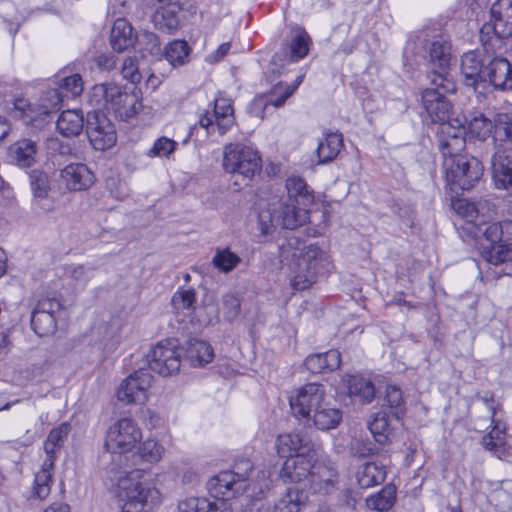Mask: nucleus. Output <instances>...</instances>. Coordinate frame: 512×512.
<instances>
[{"label": "nucleus", "instance_id": "4d7b16f0", "mask_svg": "<svg viewBox=\"0 0 512 512\" xmlns=\"http://www.w3.org/2000/svg\"><path fill=\"white\" fill-rule=\"evenodd\" d=\"M172 305L176 310H194V304L196 302V293L192 288L189 289H178L172 296Z\"/></svg>", "mask_w": 512, "mask_h": 512}, {"label": "nucleus", "instance_id": "58836bf2", "mask_svg": "<svg viewBox=\"0 0 512 512\" xmlns=\"http://www.w3.org/2000/svg\"><path fill=\"white\" fill-rule=\"evenodd\" d=\"M83 125L84 118L78 110L63 111L56 123L59 133L66 137L79 135L83 129Z\"/></svg>", "mask_w": 512, "mask_h": 512}, {"label": "nucleus", "instance_id": "13d9d810", "mask_svg": "<svg viewBox=\"0 0 512 512\" xmlns=\"http://www.w3.org/2000/svg\"><path fill=\"white\" fill-rule=\"evenodd\" d=\"M65 98L59 88H52L45 91L41 97V105L46 113L57 111L60 109L63 99Z\"/></svg>", "mask_w": 512, "mask_h": 512}, {"label": "nucleus", "instance_id": "8fccbe9b", "mask_svg": "<svg viewBox=\"0 0 512 512\" xmlns=\"http://www.w3.org/2000/svg\"><path fill=\"white\" fill-rule=\"evenodd\" d=\"M31 327L39 337L49 336L56 331V318L50 314L32 311Z\"/></svg>", "mask_w": 512, "mask_h": 512}, {"label": "nucleus", "instance_id": "7c9ffc66", "mask_svg": "<svg viewBox=\"0 0 512 512\" xmlns=\"http://www.w3.org/2000/svg\"><path fill=\"white\" fill-rule=\"evenodd\" d=\"M341 354L336 349L324 353L311 354L306 357L304 365L313 374L331 372L339 368Z\"/></svg>", "mask_w": 512, "mask_h": 512}, {"label": "nucleus", "instance_id": "79ce46f5", "mask_svg": "<svg viewBox=\"0 0 512 512\" xmlns=\"http://www.w3.org/2000/svg\"><path fill=\"white\" fill-rule=\"evenodd\" d=\"M293 276L291 278V286L294 290H305L316 281V268L303 263L294 262L291 265Z\"/></svg>", "mask_w": 512, "mask_h": 512}, {"label": "nucleus", "instance_id": "9d476101", "mask_svg": "<svg viewBox=\"0 0 512 512\" xmlns=\"http://www.w3.org/2000/svg\"><path fill=\"white\" fill-rule=\"evenodd\" d=\"M142 438L137 423L130 418H122L112 424L106 434L105 447L111 453L131 451Z\"/></svg>", "mask_w": 512, "mask_h": 512}, {"label": "nucleus", "instance_id": "c756f323", "mask_svg": "<svg viewBox=\"0 0 512 512\" xmlns=\"http://www.w3.org/2000/svg\"><path fill=\"white\" fill-rule=\"evenodd\" d=\"M386 476L387 471L385 465L376 461H366L360 464L355 473L356 481L363 489L382 484Z\"/></svg>", "mask_w": 512, "mask_h": 512}, {"label": "nucleus", "instance_id": "de8ad7c7", "mask_svg": "<svg viewBox=\"0 0 512 512\" xmlns=\"http://www.w3.org/2000/svg\"><path fill=\"white\" fill-rule=\"evenodd\" d=\"M190 47L184 40H174L165 47L164 56L173 66L184 65L188 59Z\"/></svg>", "mask_w": 512, "mask_h": 512}, {"label": "nucleus", "instance_id": "338daca9", "mask_svg": "<svg viewBox=\"0 0 512 512\" xmlns=\"http://www.w3.org/2000/svg\"><path fill=\"white\" fill-rule=\"evenodd\" d=\"M61 304L55 298H44L38 301L33 311L43 312L55 316L60 310Z\"/></svg>", "mask_w": 512, "mask_h": 512}, {"label": "nucleus", "instance_id": "864d4df0", "mask_svg": "<svg viewBox=\"0 0 512 512\" xmlns=\"http://www.w3.org/2000/svg\"><path fill=\"white\" fill-rule=\"evenodd\" d=\"M240 262L241 258L234 252L230 251L229 248L217 249L212 258V264L214 267L223 273H229Z\"/></svg>", "mask_w": 512, "mask_h": 512}, {"label": "nucleus", "instance_id": "1a4fd4ad", "mask_svg": "<svg viewBox=\"0 0 512 512\" xmlns=\"http://www.w3.org/2000/svg\"><path fill=\"white\" fill-rule=\"evenodd\" d=\"M463 118L462 122L467 123L468 132L473 137L485 140L495 129L497 133L503 131L506 138L512 143V112L496 113L493 119H490L482 112L475 111Z\"/></svg>", "mask_w": 512, "mask_h": 512}, {"label": "nucleus", "instance_id": "412c9836", "mask_svg": "<svg viewBox=\"0 0 512 512\" xmlns=\"http://www.w3.org/2000/svg\"><path fill=\"white\" fill-rule=\"evenodd\" d=\"M320 453L316 452V455L311 456L305 452L286 459L281 468L280 477L291 483H300L305 480L309 482L314 461L318 459Z\"/></svg>", "mask_w": 512, "mask_h": 512}, {"label": "nucleus", "instance_id": "2f4dec72", "mask_svg": "<svg viewBox=\"0 0 512 512\" xmlns=\"http://www.w3.org/2000/svg\"><path fill=\"white\" fill-rule=\"evenodd\" d=\"M343 135L339 131L327 130L317 146V157L319 164L333 161L343 148Z\"/></svg>", "mask_w": 512, "mask_h": 512}, {"label": "nucleus", "instance_id": "f3484780", "mask_svg": "<svg viewBox=\"0 0 512 512\" xmlns=\"http://www.w3.org/2000/svg\"><path fill=\"white\" fill-rule=\"evenodd\" d=\"M275 449L279 457L287 459L300 453L308 452V455L313 456L316 452H321L318 444L299 432L278 435L275 440Z\"/></svg>", "mask_w": 512, "mask_h": 512}, {"label": "nucleus", "instance_id": "052dcab7", "mask_svg": "<svg viewBox=\"0 0 512 512\" xmlns=\"http://www.w3.org/2000/svg\"><path fill=\"white\" fill-rule=\"evenodd\" d=\"M253 470V463L247 458H241L235 461L233 469L230 473L235 475V481L241 482L246 487L250 472Z\"/></svg>", "mask_w": 512, "mask_h": 512}, {"label": "nucleus", "instance_id": "dca6fc26", "mask_svg": "<svg viewBox=\"0 0 512 512\" xmlns=\"http://www.w3.org/2000/svg\"><path fill=\"white\" fill-rule=\"evenodd\" d=\"M152 380L153 376L146 369L135 371L120 384L117 390L118 400L126 404L143 403Z\"/></svg>", "mask_w": 512, "mask_h": 512}, {"label": "nucleus", "instance_id": "e2e57ef3", "mask_svg": "<svg viewBox=\"0 0 512 512\" xmlns=\"http://www.w3.org/2000/svg\"><path fill=\"white\" fill-rule=\"evenodd\" d=\"M121 74L124 79L131 83H139L141 81V74L136 59L132 57L125 58L121 67Z\"/></svg>", "mask_w": 512, "mask_h": 512}, {"label": "nucleus", "instance_id": "3c124183", "mask_svg": "<svg viewBox=\"0 0 512 512\" xmlns=\"http://www.w3.org/2000/svg\"><path fill=\"white\" fill-rule=\"evenodd\" d=\"M368 427L378 443L384 444L387 442L391 428L388 415L385 412L375 413L369 421Z\"/></svg>", "mask_w": 512, "mask_h": 512}, {"label": "nucleus", "instance_id": "b1692460", "mask_svg": "<svg viewBox=\"0 0 512 512\" xmlns=\"http://www.w3.org/2000/svg\"><path fill=\"white\" fill-rule=\"evenodd\" d=\"M485 85L488 83L495 90L512 91V63L504 57H494L486 64Z\"/></svg>", "mask_w": 512, "mask_h": 512}, {"label": "nucleus", "instance_id": "49530a36", "mask_svg": "<svg viewBox=\"0 0 512 512\" xmlns=\"http://www.w3.org/2000/svg\"><path fill=\"white\" fill-rule=\"evenodd\" d=\"M29 183L32 194L36 200H43L47 198L51 190V183L46 172L39 169L30 171Z\"/></svg>", "mask_w": 512, "mask_h": 512}, {"label": "nucleus", "instance_id": "423d86ee", "mask_svg": "<svg viewBox=\"0 0 512 512\" xmlns=\"http://www.w3.org/2000/svg\"><path fill=\"white\" fill-rule=\"evenodd\" d=\"M223 169L225 172L242 178L247 185L262 169V159L259 152L240 143H230L224 147Z\"/></svg>", "mask_w": 512, "mask_h": 512}, {"label": "nucleus", "instance_id": "5701e85b", "mask_svg": "<svg viewBox=\"0 0 512 512\" xmlns=\"http://www.w3.org/2000/svg\"><path fill=\"white\" fill-rule=\"evenodd\" d=\"M295 90L296 86H290L289 84L279 82L265 95L255 97L250 106V113L255 117L263 119L268 107L273 106L275 108H279L283 106Z\"/></svg>", "mask_w": 512, "mask_h": 512}, {"label": "nucleus", "instance_id": "2eb2a0df", "mask_svg": "<svg viewBox=\"0 0 512 512\" xmlns=\"http://www.w3.org/2000/svg\"><path fill=\"white\" fill-rule=\"evenodd\" d=\"M481 35L491 39L512 36V0H497L490 9V20L481 28Z\"/></svg>", "mask_w": 512, "mask_h": 512}, {"label": "nucleus", "instance_id": "ddd939ff", "mask_svg": "<svg viewBox=\"0 0 512 512\" xmlns=\"http://www.w3.org/2000/svg\"><path fill=\"white\" fill-rule=\"evenodd\" d=\"M235 123L232 100L219 94L214 101L213 112L206 111L200 116L199 125L208 134L214 132L215 128L220 135L225 134Z\"/></svg>", "mask_w": 512, "mask_h": 512}, {"label": "nucleus", "instance_id": "4c0bfd02", "mask_svg": "<svg viewBox=\"0 0 512 512\" xmlns=\"http://www.w3.org/2000/svg\"><path fill=\"white\" fill-rule=\"evenodd\" d=\"M179 512H231V505L217 504L204 497H188L178 504Z\"/></svg>", "mask_w": 512, "mask_h": 512}, {"label": "nucleus", "instance_id": "4468645a", "mask_svg": "<svg viewBox=\"0 0 512 512\" xmlns=\"http://www.w3.org/2000/svg\"><path fill=\"white\" fill-rule=\"evenodd\" d=\"M86 132L95 150L104 151L112 148L117 140L114 125L104 113L94 109L88 113Z\"/></svg>", "mask_w": 512, "mask_h": 512}, {"label": "nucleus", "instance_id": "f257e3e1", "mask_svg": "<svg viewBox=\"0 0 512 512\" xmlns=\"http://www.w3.org/2000/svg\"><path fill=\"white\" fill-rule=\"evenodd\" d=\"M285 187L287 197H271L266 208L259 213L258 225L262 235L272 233L277 226L293 230L305 221L306 208L314 201L313 193L305 180L298 176L287 178Z\"/></svg>", "mask_w": 512, "mask_h": 512}, {"label": "nucleus", "instance_id": "0eeeda50", "mask_svg": "<svg viewBox=\"0 0 512 512\" xmlns=\"http://www.w3.org/2000/svg\"><path fill=\"white\" fill-rule=\"evenodd\" d=\"M445 178L450 190L456 194L469 190L483 175L482 163L473 156L446 158L443 161Z\"/></svg>", "mask_w": 512, "mask_h": 512}, {"label": "nucleus", "instance_id": "7ed1b4c3", "mask_svg": "<svg viewBox=\"0 0 512 512\" xmlns=\"http://www.w3.org/2000/svg\"><path fill=\"white\" fill-rule=\"evenodd\" d=\"M148 470L133 469L117 481L120 512H149L160 501L158 490L150 483Z\"/></svg>", "mask_w": 512, "mask_h": 512}, {"label": "nucleus", "instance_id": "4be33fe9", "mask_svg": "<svg viewBox=\"0 0 512 512\" xmlns=\"http://www.w3.org/2000/svg\"><path fill=\"white\" fill-rule=\"evenodd\" d=\"M488 58L479 51H469L461 58V73L466 86L477 90L479 86L485 87V72Z\"/></svg>", "mask_w": 512, "mask_h": 512}, {"label": "nucleus", "instance_id": "a19ab883", "mask_svg": "<svg viewBox=\"0 0 512 512\" xmlns=\"http://www.w3.org/2000/svg\"><path fill=\"white\" fill-rule=\"evenodd\" d=\"M305 499L303 491L293 487L287 488L274 504L272 512H300Z\"/></svg>", "mask_w": 512, "mask_h": 512}, {"label": "nucleus", "instance_id": "6e6552de", "mask_svg": "<svg viewBox=\"0 0 512 512\" xmlns=\"http://www.w3.org/2000/svg\"><path fill=\"white\" fill-rule=\"evenodd\" d=\"M326 399L325 387L317 383H308L289 397L293 416L305 425L311 424V417Z\"/></svg>", "mask_w": 512, "mask_h": 512}, {"label": "nucleus", "instance_id": "680f3d73", "mask_svg": "<svg viewBox=\"0 0 512 512\" xmlns=\"http://www.w3.org/2000/svg\"><path fill=\"white\" fill-rule=\"evenodd\" d=\"M177 143L169 139L167 137H161L157 139L151 148L149 155L157 156V157H167L169 156L176 148Z\"/></svg>", "mask_w": 512, "mask_h": 512}, {"label": "nucleus", "instance_id": "cd10ccee", "mask_svg": "<svg viewBox=\"0 0 512 512\" xmlns=\"http://www.w3.org/2000/svg\"><path fill=\"white\" fill-rule=\"evenodd\" d=\"M492 179L498 189L512 188V157L498 150L491 158Z\"/></svg>", "mask_w": 512, "mask_h": 512}, {"label": "nucleus", "instance_id": "0e129e2a", "mask_svg": "<svg viewBox=\"0 0 512 512\" xmlns=\"http://www.w3.org/2000/svg\"><path fill=\"white\" fill-rule=\"evenodd\" d=\"M107 188L110 195L117 200H124L129 195V190L125 182L115 179L107 181Z\"/></svg>", "mask_w": 512, "mask_h": 512}, {"label": "nucleus", "instance_id": "09e8293b", "mask_svg": "<svg viewBox=\"0 0 512 512\" xmlns=\"http://www.w3.org/2000/svg\"><path fill=\"white\" fill-rule=\"evenodd\" d=\"M135 43L139 51L143 54H149L151 56H161L162 49L159 38L153 32L143 30L135 36Z\"/></svg>", "mask_w": 512, "mask_h": 512}, {"label": "nucleus", "instance_id": "ea45409f", "mask_svg": "<svg viewBox=\"0 0 512 512\" xmlns=\"http://www.w3.org/2000/svg\"><path fill=\"white\" fill-rule=\"evenodd\" d=\"M186 357L192 366H203L213 360L214 352L207 342L191 339L187 344Z\"/></svg>", "mask_w": 512, "mask_h": 512}, {"label": "nucleus", "instance_id": "393cba45", "mask_svg": "<svg viewBox=\"0 0 512 512\" xmlns=\"http://www.w3.org/2000/svg\"><path fill=\"white\" fill-rule=\"evenodd\" d=\"M338 473L335 464L330 460L320 459L314 461L310 477V489L315 493L327 494L335 488Z\"/></svg>", "mask_w": 512, "mask_h": 512}, {"label": "nucleus", "instance_id": "f704fd0d", "mask_svg": "<svg viewBox=\"0 0 512 512\" xmlns=\"http://www.w3.org/2000/svg\"><path fill=\"white\" fill-rule=\"evenodd\" d=\"M342 411L329 403L326 399L321 408L312 414L311 423L319 430L335 429L342 421Z\"/></svg>", "mask_w": 512, "mask_h": 512}, {"label": "nucleus", "instance_id": "473e14b6", "mask_svg": "<svg viewBox=\"0 0 512 512\" xmlns=\"http://www.w3.org/2000/svg\"><path fill=\"white\" fill-rule=\"evenodd\" d=\"M38 152L37 143L31 139H21L9 148V156L13 163L21 168L31 167Z\"/></svg>", "mask_w": 512, "mask_h": 512}, {"label": "nucleus", "instance_id": "6ab92c4d", "mask_svg": "<svg viewBox=\"0 0 512 512\" xmlns=\"http://www.w3.org/2000/svg\"><path fill=\"white\" fill-rule=\"evenodd\" d=\"M430 61L438 70L431 74V84L434 86L449 88L451 81L447 78V69L451 61V45L449 42L438 39L430 43L428 49Z\"/></svg>", "mask_w": 512, "mask_h": 512}, {"label": "nucleus", "instance_id": "72a5a7b5", "mask_svg": "<svg viewBox=\"0 0 512 512\" xmlns=\"http://www.w3.org/2000/svg\"><path fill=\"white\" fill-rule=\"evenodd\" d=\"M346 385L348 394L354 401H358L361 404H369L375 398L374 384L362 376L348 375Z\"/></svg>", "mask_w": 512, "mask_h": 512}, {"label": "nucleus", "instance_id": "a878e982", "mask_svg": "<svg viewBox=\"0 0 512 512\" xmlns=\"http://www.w3.org/2000/svg\"><path fill=\"white\" fill-rule=\"evenodd\" d=\"M60 177L65 187L70 191H84L95 181L94 173L84 163H71L65 166Z\"/></svg>", "mask_w": 512, "mask_h": 512}, {"label": "nucleus", "instance_id": "39448f33", "mask_svg": "<svg viewBox=\"0 0 512 512\" xmlns=\"http://www.w3.org/2000/svg\"><path fill=\"white\" fill-rule=\"evenodd\" d=\"M69 432L70 425L62 423L58 427L53 428L48 434L47 440L44 443V451L48 457L44 461L41 470L35 474L30 496L32 499L45 500L50 495L53 483L52 470L55 453L64 445Z\"/></svg>", "mask_w": 512, "mask_h": 512}, {"label": "nucleus", "instance_id": "aec40b11", "mask_svg": "<svg viewBox=\"0 0 512 512\" xmlns=\"http://www.w3.org/2000/svg\"><path fill=\"white\" fill-rule=\"evenodd\" d=\"M457 125L444 124L438 132L439 150L444 160L464 156L460 154L465 148V127L461 120L455 119Z\"/></svg>", "mask_w": 512, "mask_h": 512}, {"label": "nucleus", "instance_id": "a18cd8bd", "mask_svg": "<svg viewBox=\"0 0 512 512\" xmlns=\"http://www.w3.org/2000/svg\"><path fill=\"white\" fill-rule=\"evenodd\" d=\"M428 54V41L422 35L409 39L404 48V58L412 65H418L426 60Z\"/></svg>", "mask_w": 512, "mask_h": 512}, {"label": "nucleus", "instance_id": "a211bd4d", "mask_svg": "<svg viewBox=\"0 0 512 512\" xmlns=\"http://www.w3.org/2000/svg\"><path fill=\"white\" fill-rule=\"evenodd\" d=\"M235 479V475L230 471H221L209 479L207 489L210 496L216 499L217 504L224 502L230 505V500L244 494V484Z\"/></svg>", "mask_w": 512, "mask_h": 512}, {"label": "nucleus", "instance_id": "603ef678", "mask_svg": "<svg viewBox=\"0 0 512 512\" xmlns=\"http://www.w3.org/2000/svg\"><path fill=\"white\" fill-rule=\"evenodd\" d=\"M310 44L309 34L303 29L298 30L290 43V60L297 62L303 59L309 52Z\"/></svg>", "mask_w": 512, "mask_h": 512}, {"label": "nucleus", "instance_id": "774afa93", "mask_svg": "<svg viewBox=\"0 0 512 512\" xmlns=\"http://www.w3.org/2000/svg\"><path fill=\"white\" fill-rule=\"evenodd\" d=\"M94 63L102 71H110L116 66V57L112 54H101L94 58Z\"/></svg>", "mask_w": 512, "mask_h": 512}, {"label": "nucleus", "instance_id": "9b49d317", "mask_svg": "<svg viewBox=\"0 0 512 512\" xmlns=\"http://www.w3.org/2000/svg\"><path fill=\"white\" fill-rule=\"evenodd\" d=\"M449 91H453L452 82L447 89L433 85V87L422 91L421 100L423 109L426 112V118L431 123L439 124L440 128L444 124H451L450 118L453 106L445 95Z\"/></svg>", "mask_w": 512, "mask_h": 512}, {"label": "nucleus", "instance_id": "c9c22d12", "mask_svg": "<svg viewBox=\"0 0 512 512\" xmlns=\"http://www.w3.org/2000/svg\"><path fill=\"white\" fill-rule=\"evenodd\" d=\"M397 499V488L394 484L388 483L379 491L366 497V506L373 511L388 512L395 505Z\"/></svg>", "mask_w": 512, "mask_h": 512}, {"label": "nucleus", "instance_id": "bf43d9fd", "mask_svg": "<svg viewBox=\"0 0 512 512\" xmlns=\"http://www.w3.org/2000/svg\"><path fill=\"white\" fill-rule=\"evenodd\" d=\"M384 404L392 409H395V415L398 418L399 413L402 412V407L404 404L401 389L395 385H387L385 390Z\"/></svg>", "mask_w": 512, "mask_h": 512}, {"label": "nucleus", "instance_id": "f03ea898", "mask_svg": "<svg viewBox=\"0 0 512 512\" xmlns=\"http://www.w3.org/2000/svg\"><path fill=\"white\" fill-rule=\"evenodd\" d=\"M453 206L458 214L471 218L464 231L476 241L485 239L489 242L490 247L481 251V257L487 264L497 266L512 261V221H478L477 206L465 200H458Z\"/></svg>", "mask_w": 512, "mask_h": 512}, {"label": "nucleus", "instance_id": "5fc2aeb1", "mask_svg": "<svg viewBox=\"0 0 512 512\" xmlns=\"http://www.w3.org/2000/svg\"><path fill=\"white\" fill-rule=\"evenodd\" d=\"M219 311L225 320L233 322L239 318L241 313V302L234 294L226 293L221 298Z\"/></svg>", "mask_w": 512, "mask_h": 512}, {"label": "nucleus", "instance_id": "c03bdc74", "mask_svg": "<svg viewBox=\"0 0 512 512\" xmlns=\"http://www.w3.org/2000/svg\"><path fill=\"white\" fill-rule=\"evenodd\" d=\"M164 445L156 438L148 437L140 442L137 447V455L139 458L149 464L159 463L165 454Z\"/></svg>", "mask_w": 512, "mask_h": 512}, {"label": "nucleus", "instance_id": "69168bd1", "mask_svg": "<svg viewBox=\"0 0 512 512\" xmlns=\"http://www.w3.org/2000/svg\"><path fill=\"white\" fill-rule=\"evenodd\" d=\"M94 270L84 265H78L70 270L71 278L80 285H86L92 278Z\"/></svg>", "mask_w": 512, "mask_h": 512}, {"label": "nucleus", "instance_id": "6e6d98bb", "mask_svg": "<svg viewBox=\"0 0 512 512\" xmlns=\"http://www.w3.org/2000/svg\"><path fill=\"white\" fill-rule=\"evenodd\" d=\"M57 87L65 97H77L83 92V80L80 74H72L60 79Z\"/></svg>", "mask_w": 512, "mask_h": 512}, {"label": "nucleus", "instance_id": "20e7f679", "mask_svg": "<svg viewBox=\"0 0 512 512\" xmlns=\"http://www.w3.org/2000/svg\"><path fill=\"white\" fill-rule=\"evenodd\" d=\"M88 100L98 112L112 113L122 121L133 118L141 106L135 94L125 92L115 84L94 85L88 94Z\"/></svg>", "mask_w": 512, "mask_h": 512}, {"label": "nucleus", "instance_id": "37998d69", "mask_svg": "<svg viewBox=\"0 0 512 512\" xmlns=\"http://www.w3.org/2000/svg\"><path fill=\"white\" fill-rule=\"evenodd\" d=\"M272 488V479L270 472L266 470H260L257 472L255 478L251 479L246 483L245 492L247 497L257 501L261 500L267 492Z\"/></svg>", "mask_w": 512, "mask_h": 512}, {"label": "nucleus", "instance_id": "c85d7f7f", "mask_svg": "<svg viewBox=\"0 0 512 512\" xmlns=\"http://www.w3.org/2000/svg\"><path fill=\"white\" fill-rule=\"evenodd\" d=\"M297 244H299L298 238L293 237L287 241V245L281 246L280 256L283 260H287L291 256L293 260L299 262V265L305 263L309 266H314L317 269V261L323 256V252L320 247L315 244H311L303 249L297 248L295 251H292L293 246Z\"/></svg>", "mask_w": 512, "mask_h": 512}, {"label": "nucleus", "instance_id": "e433bc0d", "mask_svg": "<svg viewBox=\"0 0 512 512\" xmlns=\"http://www.w3.org/2000/svg\"><path fill=\"white\" fill-rule=\"evenodd\" d=\"M134 43L135 38L133 37V28L130 23L124 18L116 19L110 35V44L113 50L123 52Z\"/></svg>", "mask_w": 512, "mask_h": 512}, {"label": "nucleus", "instance_id": "f8f14e48", "mask_svg": "<svg viewBox=\"0 0 512 512\" xmlns=\"http://www.w3.org/2000/svg\"><path fill=\"white\" fill-rule=\"evenodd\" d=\"M149 368L161 376H169L179 371L181 354L175 339L160 341L147 355Z\"/></svg>", "mask_w": 512, "mask_h": 512}, {"label": "nucleus", "instance_id": "bb28decb", "mask_svg": "<svg viewBox=\"0 0 512 512\" xmlns=\"http://www.w3.org/2000/svg\"><path fill=\"white\" fill-rule=\"evenodd\" d=\"M156 11L153 22L156 28L172 33L180 24L178 14L181 11L179 0H155Z\"/></svg>", "mask_w": 512, "mask_h": 512}]
</instances>
